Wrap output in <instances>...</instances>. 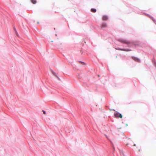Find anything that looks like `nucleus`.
<instances>
[{
    "instance_id": "6e6552de",
    "label": "nucleus",
    "mask_w": 156,
    "mask_h": 156,
    "mask_svg": "<svg viewBox=\"0 0 156 156\" xmlns=\"http://www.w3.org/2000/svg\"><path fill=\"white\" fill-rule=\"evenodd\" d=\"M31 1L33 4H35L37 2L36 0H31Z\"/></svg>"
},
{
    "instance_id": "f8f14e48",
    "label": "nucleus",
    "mask_w": 156,
    "mask_h": 156,
    "mask_svg": "<svg viewBox=\"0 0 156 156\" xmlns=\"http://www.w3.org/2000/svg\"><path fill=\"white\" fill-rule=\"evenodd\" d=\"M55 36H57V34H55Z\"/></svg>"
},
{
    "instance_id": "0eeeda50",
    "label": "nucleus",
    "mask_w": 156,
    "mask_h": 156,
    "mask_svg": "<svg viewBox=\"0 0 156 156\" xmlns=\"http://www.w3.org/2000/svg\"><path fill=\"white\" fill-rule=\"evenodd\" d=\"M91 11L93 12H95L96 11V10L95 9H91Z\"/></svg>"
},
{
    "instance_id": "ddd939ff",
    "label": "nucleus",
    "mask_w": 156,
    "mask_h": 156,
    "mask_svg": "<svg viewBox=\"0 0 156 156\" xmlns=\"http://www.w3.org/2000/svg\"><path fill=\"white\" fill-rule=\"evenodd\" d=\"M98 77H100L99 75H98Z\"/></svg>"
},
{
    "instance_id": "f03ea898",
    "label": "nucleus",
    "mask_w": 156,
    "mask_h": 156,
    "mask_svg": "<svg viewBox=\"0 0 156 156\" xmlns=\"http://www.w3.org/2000/svg\"><path fill=\"white\" fill-rule=\"evenodd\" d=\"M114 115L115 118H122V114L119 112L115 113Z\"/></svg>"
},
{
    "instance_id": "20e7f679",
    "label": "nucleus",
    "mask_w": 156,
    "mask_h": 156,
    "mask_svg": "<svg viewBox=\"0 0 156 156\" xmlns=\"http://www.w3.org/2000/svg\"><path fill=\"white\" fill-rule=\"evenodd\" d=\"M119 50H121L126 51H131V50L130 49H121V48H118L117 49Z\"/></svg>"
},
{
    "instance_id": "7ed1b4c3",
    "label": "nucleus",
    "mask_w": 156,
    "mask_h": 156,
    "mask_svg": "<svg viewBox=\"0 0 156 156\" xmlns=\"http://www.w3.org/2000/svg\"><path fill=\"white\" fill-rule=\"evenodd\" d=\"M132 58L136 62H140V60L136 57L132 56Z\"/></svg>"
},
{
    "instance_id": "9d476101",
    "label": "nucleus",
    "mask_w": 156,
    "mask_h": 156,
    "mask_svg": "<svg viewBox=\"0 0 156 156\" xmlns=\"http://www.w3.org/2000/svg\"><path fill=\"white\" fill-rule=\"evenodd\" d=\"M133 146H136V144H134L133 145Z\"/></svg>"
},
{
    "instance_id": "423d86ee",
    "label": "nucleus",
    "mask_w": 156,
    "mask_h": 156,
    "mask_svg": "<svg viewBox=\"0 0 156 156\" xmlns=\"http://www.w3.org/2000/svg\"><path fill=\"white\" fill-rule=\"evenodd\" d=\"M102 19L103 20H106L108 19V17L106 16H103Z\"/></svg>"
},
{
    "instance_id": "1a4fd4ad",
    "label": "nucleus",
    "mask_w": 156,
    "mask_h": 156,
    "mask_svg": "<svg viewBox=\"0 0 156 156\" xmlns=\"http://www.w3.org/2000/svg\"><path fill=\"white\" fill-rule=\"evenodd\" d=\"M43 112L44 114L45 115L46 114V112L45 111L43 110Z\"/></svg>"
},
{
    "instance_id": "39448f33",
    "label": "nucleus",
    "mask_w": 156,
    "mask_h": 156,
    "mask_svg": "<svg viewBox=\"0 0 156 156\" xmlns=\"http://www.w3.org/2000/svg\"><path fill=\"white\" fill-rule=\"evenodd\" d=\"M101 27V28H105L107 27V24L106 23H104L102 24Z\"/></svg>"
},
{
    "instance_id": "f257e3e1",
    "label": "nucleus",
    "mask_w": 156,
    "mask_h": 156,
    "mask_svg": "<svg viewBox=\"0 0 156 156\" xmlns=\"http://www.w3.org/2000/svg\"><path fill=\"white\" fill-rule=\"evenodd\" d=\"M119 41L122 43L125 44H130V42L127 40L124 39H119Z\"/></svg>"
},
{
    "instance_id": "9b49d317",
    "label": "nucleus",
    "mask_w": 156,
    "mask_h": 156,
    "mask_svg": "<svg viewBox=\"0 0 156 156\" xmlns=\"http://www.w3.org/2000/svg\"><path fill=\"white\" fill-rule=\"evenodd\" d=\"M51 42H53V41H51Z\"/></svg>"
}]
</instances>
